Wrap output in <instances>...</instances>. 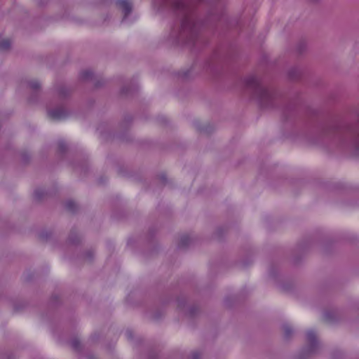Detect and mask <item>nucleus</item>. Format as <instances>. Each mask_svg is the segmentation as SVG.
<instances>
[{
	"label": "nucleus",
	"instance_id": "30",
	"mask_svg": "<svg viewBox=\"0 0 359 359\" xmlns=\"http://www.w3.org/2000/svg\"><path fill=\"white\" fill-rule=\"evenodd\" d=\"M159 121L162 123H166L168 122L165 116H159L158 117Z\"/></svg>",
	"mask_w": 359,
	"mask_h": 359
},
{
	"label": "nucleus",
	"instance_id": "22",
	"mask_svg": "<svg viewBox=\"0 0 359 359\" xmlns=\"http://www.w3.org/2000/svg\"><path fill=\"white\" fill-rule=\"evenodd\" d=\"M324 318L326 320L332 322L334 320V314L330 311L325 312Z\"/></svg>",
	"mask_w": 359,
	"mask_h": 359
},
{
	"label": "nucleus",
	"instance_id": "24",
	"mask_svg": "<svg viewBox=\"0 0 359 359\" xmlns=\"http://www.w3.org/2000/svg\"><path fill=\"white\" fill-rule=\"evenodd\" d=\"M201 356V353L198 351L192 352L191 359H199Z\"/></svg>",
	"mask_w": 359,
	"mask_h": 359
},
{
	"label": "nucleus",
	"instance_id": "15",
	"mask_svg": "<svg viewBox=\"0 0 359 359\" xmlns=\"http://www.w3.org/2000/svg\"><path fill=\"white\" fill-rule=\"evenodd\" d=\"M47 195V192L43 189H39L34 191V198L37 201L43 200Z\"/></svg>",
	"mask_w": 359,
	"mask_h": 359
},
{
	"label": "nucleus",
	"instance_id": "35",
	"mask_svg": "<svg viewBox=\"0 0 359 359\" xmlns=\"http://www.w3.org/2000/svg\"><path fill=\"white\" fill-rule=\"evenodd\" d=\"M161 179H162V180H163V182H164V181H165V175H162V176H161Z\"/></svg>",
	"mask_w": 359,
	"mask_h": 359
},
{
	"label": "nucleus",
	"instance_id": "11",
	"mask_svg": "<svg viewBox=\"0 0 359 359\" xmlns=\"http://www.w3.org/2000/svg\"><path fill=\"white\" fill-rule=\"evenodd\" d=\"M195 126L196 129L201 133H210L213 130L212 127L209 125L201 126L198 123H195Z\"/></svg>",
	"mask_w": 359,
	"mask_h": 359
},
{
	"label": "nucleus",
	"instance_id": "26",
	"mask_svg": "<svg viewBox=\"0 0 359 359\" xmlns=\"http://www.w3.org/2000/svg\"><path fill=\"white\" fill-rule=\"evenodd\" d=\"M191 70H192V69H189V70L183 72L182 77L183 78H189V75L191 74Z\"/></svg>",
	"mask_w": 359,
	"mask_h": 359
},
{
	"label": "nucleus",
	"instance_id": "12",
	"mask_svg": "<svg viewBox=\"0 0 359 359\" xmlns=\"http://www.w3.org/2000/svg\"><path fill=\"white\" fill-rule=\"evenodd\" d=\"M65 208L71 212H75L77 210V205L76 203L72 200L67 201L65 204Z\"/></svg>",
	"mask_w": 359,
	"mask_h": 359
},
{
	"label": "nucleus",
	"instance_id": "7",
	"mask_svg": "<svg viewBox=\"0 0 359 359\" xmlns=\"http://www.w3.org/2000/svg\"><path fill=\"white\" fill-rule=\"evenodd\" d=\"M302 72L298 67H292L288 71V76L291 80H297L300 78Z\"/></svg>",
	"mask_w": 359,
	"mask_h": 359
},
{
	"label": "nucleus",
	"instance_id": "20",
	"mask_svg": "<svg viewBox=\"0 0 359 359\" xmlns=\"http://www.w3.org/2000/svg\"><path fill=\"white\" fill-rule=\"evenodd\" d=\"M58 150L61 154H64L67 150V146L64 141L58 142Z\"/></svg>",
	"mask_w": 359,
	"mask_h": 359
},
{
	"label": "nucleus",
	"instance_id": "25",
	"mask_svg": "<svg viewBox=\"0 0 359 359\" xmlns=\"http://www.w3.org/2000/svg\"><path fill=\"white\" fill-rule=\"evenodd\" d=\"M93 257V252L92 250H88L85 253V259L90 261Z\"/></svg>",
	"mask_w": 359,
	"mask_h": 359
},
{
	"label": "nucleus",
	"instance_id": "36",
	"mask_svg": "<svg viewBox=\"0 0 359 359\" xmlns=\"http://www.w3.org/2000/svg\"><path fill=\"white\" fill-rule=\"evenodd\" d=\"M220 231H221V229H217V233L218 234H219V233H220Z\"/></svg>",
	"mask_w": 359,
	"mask_h": 359
},
{
	"label": "nucleus",
	"instance_id": "31",
	"mask_svg": "<svg viewBox=\"0 0 359 359\" xmlns=\"http://www.w3.org/2000/svg\"><path fill=\"white\" fill-rule=\"evenodd\" d=\"M126 334L127 336V337L128 339H132L133 338V334H132V332L130 330H127L126 332Z\"/></svg>",
	"mask_w": 359,
	"mask_h": 359
},
{
	"label": "nucleus",
	"instance_id": "21",
	"mask_svg": "<svg viewBox=\"0 0 359 359\" xmlns=\"http://www.w3.org/2000/svg\"><path fill=\"white\" fill-rule=\"evenodd\" d=\"M215 62L211 60V61H208L205 63V68L211 72H215Z\"/></svg>",
	"mask_w": 359,
	"mask_h": 359
},
{
	"label": "nucleus",
	"instance_id": "18",
	"mask_svg": "<svg viewBox=\"0 0 359 359\" xmlns=\"http://www.w3.org/2000/svg\"><path fill=\"white\" fill-rule=\"evenodd\" d=\"M284 331V337L285 339H289L292 336L293 332L292 328L288 325H284L283 327Z\"/></svg>",
	"mask_w": 359,
	"mask_h": 359
},
{
	"label": "nucleus",
	"instance_id": "23",
	"mask_svg": "<svg viewBox=\"0 0 359 359\" xmlns=\"http://www.w3.org/2000/svg\"><path fill=\"white\" fill-rule=\"evenodd\" d=\"M219 19H220V16H219L217 15L210 14L207 19V22H211L212 20H219Z\"/></svg>",
	"mask_w": 359,
	"mask_h": 359
},
{
	"label": "nucleus",
	"instance_id": "37",
	"mask_svg": "<svg viewBox=\"0 0 359 359\" xmlns=\"http://www.w3.org/2000/svg\"><path fill=\"white\" fill-rule=\"evenodd\" d=\"M96 86H97V87L100 86V83H96Z\"/></svg>",
	"mask_w": 359,
	"mask_h": 359
},
{
	"label": "nucleus",
	"instance_id": "27",
	"mask_svg": "<svg viewBox=\"0 0 359 359\" xmlns=\"http://www.w3.org/2000/svg\"><path fill=\"white\" fill-rule=\"evenodd\" d=\"M132 121V117L130 116H126L125 118H124V121L123 122L125 123H129Z\"/></svg>",
	"mask_w": 359,
	"mask_h": 359
},
{
	"label": "nucleus",
	"instance_id": "28",
	"mask_svg": "<svg viewBox=\"0 0 359 359\" xmlns=\"http://www.w3.org/2000/svg\"><path fill=\"white\" fill-rule=\"evenodd\" d=\"M49 236L50 235L47 232H43L40 234V237L43 239H47Z\"/></svg>",
	"mask_w": 359,
	"mask_h": 359
},
{
	"label": "nucleus",
	"instance_id": "34",
	"mask_svg": "<svg viewBox=\"0 0 359 359\" xmlns=\"http://www.w3.org/2000/svg\"><path fill=\"white\" fill-rule=\"evenodd\" d=\"M36 98H34V97H31L29 98V102H32L36 101Z\"/></svg>",
	"mask_w": 359,
	"mask_h": 359
},
{
	"label": "nucleus",
	"instance_id": "16",
	"mask_svg": "<svg viewBox=\"0 0 359 359\" xmlns=\"http://www.w3.org/2000/svg\"><path fill=\"white\" fill-rule=\"evenodd\" d=\"M306 48V42L304 41H301L297 45L296 51L299 54H302V53H303L305 51Z\"/></svg>",
	"mask_w": 359,
	"mask_h": 359
},
{
	"label": "nucleus",
	"instance_id": "33",
	"mask_svg": "<svg viewBox=\"0 0 359 359\" xmlns=\"http://www.w3.org/2000/svg\"><path fill=\"white\" fill-rule=\"evenodd\" d=\"M87 359H96L93 355H88Z\"/></svg>",
	"mask_w": 359,
	"mask_h": 359
},
{
	"label": "nucleus",
	"instance_id": "4",
	"mask_svg": "<svg viewBox=\"0 0 359 359\" xmlns=\"http://www.w3.org/2000/svg\"><path fill=\"white\" fill-rule=\"evenodd\" d=\"M306 340L309 344L308 347L304 348L300 353V358H305L317 352L318 344L316 333L312 331H308L306 334Z\"/></svg>",
	"mask_w": 359,
	"mask_h": 359
},
{
	"label": "nucleus",
	"instance_id": "8",
	"mask_svg": "<svg viewBox=\"0 0 359 359\" xmlns=\"http://www.w3.org/2000/svg\"><path fill=\"white\" fill-rule=\"evenodd\" d=\"M68 241L73 245H77L81 241V238L77 235V231L75 229H72L70 231Z\"/></svg>",
	"mask_w": 359,
	"mask_h": 359
},
{
	"label": "nucleus",
	"instance_id": "6",
	"mask_svg": "<svg viewBox=\"0 0 359 359\" xmlns=\"http://www.w3.org/2000/svg\"><path fill=\"white\" fill-rule=\"evenodd\" d=\"M116 4L123 12L125 19L132 11L133 6L130 0H116Z\"/></svg>",
	"mask_w": 359,
	"mask_h": 359
},
{
	"label": "nucleus",
	"instance_id": "13",
	"mask_svg": "<svg viewBox=\"0 0 359 359\" xmlns=\"http://www.w3.org/2000/svg\"><path fill=\"white\" fill-rule=\"evenodd\" d=\"M69 93V90L65 86H62L57 88V95L61 98L66 97Z\"/></svg>",
	"mask_w": 359,
	"mask_h": 359
},
{
	"label": "nucleus",
	"instance_id": "10",
	"mask_svg": "<svg viewBox=\"0 0 359 359\" xmlns=\"http://www.w3.org/2000/svg\"><path fill=\"white\" fill-rule=\"evenodd\" d=\"M93 76V72L90 69L84 70L80 73V79L83 81L92 80Z\"/></svg>",
	"mask_w": 359,
	"mask_h": 359
},
{
	"label": "nucleus",
	"instance_id": "17",
	"mask_svg": "<svg viewBox=\"0 0 359 359\" xmlns=\"http://www.w3.org/2000/svg\"><path fill=\"white\" fill-rule=\"evenodd\" d=\"M11 47V41L9 39L0 40V49L1 50H8Z\"/></svg>",
	"mask_w": 359,
	"mask_h": 359
},
{
	"label": "nucleus",
	"instance_id": "29",
	"mask_svg": "<svg viewBox=\"0 0 359 359\" xmlns=\"http://www.w3.org/2000/svg\"><path fill=\"white\" fill-rule=\"evenodd\" d=\"M161 315H162V313L158 314V313H155L152 314L151 318L154 320H158L160 318Z\"/></svg>",
	"mask_w": 359,
	"mask_h": 359
},
{
	"label": "nucleus",
	"instance_id": "5",
	"mask_svg": "<svg viewBox=\"0 0 359 359\" xmlns=\"http://www.w3.org/2000/svg\"><path fill=\"white\" fill-rule=\"evenodd\" d=\"M47 112L48 116L53 120L64 119L69 115L68 111L63 106H59L54 109H48Z\"/></svg>",
	"mask_w": 359,
	"mask_h": 359
},
{
	"label": "nucleus",
	"instance_id": "19",
	"mask_svg": "<svg viewBox=\"0 0 359 359\" xmlns=\"http://www.w3.org/2000/svg\"><path fill=\"white\" fill-rule=\"evenodd\" d=\"M70 345L72 347V348H74V350H76V351L80 350V346H81L80 341L78 339L74 338V339H72L70 341Z\"/></svg>",
	"mask_w": 359,
	"mask_h": 359
},
{
	"label": "nucleus",
	"instance_id": "9",
	"mask_svg": "<svg viewBox=\"0 0 359 359\" xmlns=\"http://www.w3.org/2000/svg\"><path fill=\"white\" fill-rule=\"evenodd\" d=\"M191 239L190 237L187 235H183L180 237L179 243H178V248H184L189 245L191 243Z\"/></svg>",
	"mask_w": 359,
	"mask_h": 359
},
{
	"label": "nucleus",
	"instance_id": "14",
	"mask_svg": "<svg viewBox=\"0 0 359 359\" xmlns=\"http://www.w3.org/2000/svg\"><path fill=\"white\" fill-rule=\"evenodd\" d=\"M28 86L32 90H34L36 93L39 91L41 88V84L36 80H31L28 81Z\"/></svg>",
	"mask_w": 359,
	"mask_h": 359
},
{
	"label": "nucleus",
	"instance_id": "2",
	"mask_svg": "<svg viewBox=\"0 0 359 359\" xmlns=\"http://www.w3.org/2000/svg\"><path fill=\"white\" fill-rule=\"evenodd\" d=\"M317 135V142H332L359 155L358 123H325L320 126Z\"/></svg>",
	"mask_w": 359,
	"mask_h": 359
},
{
	"label": "nucleus",
	"instance_id": "1",
	"mask_svg": "<svg viewBox=\"0 0 359 359\" xmlns=\"http://www.w3.org/2000/svg\"><path fill=\"white\" fill-rule=\"evenodd\" d=\"M176 22L172 34L179 43L194 48L199 41V24L194 15L196 2L203 0H168Z\"/></svg>",
	"mask_w": 359,
	"mask_h": 359
},
{
	"label": "nucleus",
	"instance_id": "3",
	"mask_svg": "<svg viewBox=\"0 0 359 359\" xmlns=\"http://www.w3.org/2000/svg\"><path fill=\"white\" fill-rule=\"evenodd\" d=\"M245 85L262 107L273 106L276 97V93L273 89L264 86L261 80L252 75L245 78Z\"/></svg>",
	"mask_w": 359,
	"mask_h": 359
},
{
	"label": "nucleus",
	"instance_id": "32",
	"mask_svg": "<svg viewBox=\"0 0 359 359\" xmlns=\"http://www.w3.org/2000/svg\"><path fill=\"white\" fill-rule=\"evenodd\" d=\"M121 93L123 94H128L129 93V90L128 89L126 88V87H123L122 89H121Z\"/></svg>",
	"mask_w": 359,
	"mask_h": 359
}]
</instances>
